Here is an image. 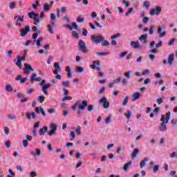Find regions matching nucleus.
Segmentation results:
<instances>
[{"instance_id": "obj_3", "label": "nucleus", "mask_w": 177, "mask_h": 177, "mask_svg": "<svg viewBox=\"0 0 177 177\" xmlns=\"http://www.w3.org/2000/svg\"><path fill=\"white\" fill-rule=\"evenodd\" d=\"M91 40L93 44H100V42H103V41H104V37L102 35H91Z\"/></svg>"}, {"instance_id": "obj_19", "label": "nucleus", "mask_w": 177, "mask_h": 177, "mask_svg": "<svg viewBox=\"0 0 177 177\" xmlns=\"http://www.w3.org/2000/svg\"><path fill=\"white\" fill-rule=\"evenodd\" d=\"M132 165V161H129L127 163L124 164L123 166L124 171H127L128 169V167Z\"/></svg>"}, {"instance_id": "obj_6", "label": "nucleus", "mask_w": 177, "mask_h": 177, "mask_svg": "<svg viewBox=\"0 0 177 177\" xmlns=\"http://www.w3.org/2000/svg\"><path fill=\"white\" fill-rule=\"evenodd\" d=\"M99 103L103 104L104 109H110V102L105 97H102L101 99L99 100Z\"/></svg>"}, {"instance_id": "obj_29", "label": "nucleus", "mask_w": 177, "mask_h": 177, "mask_svg": "<svg viewBox=\"0 0 177 177\" xmlns=\"http://www.w3.org/2000/svg\"><path fill=\"white\" fill-rule=\"evenodd\" d=\"M42 41H44V38L42 37H39V39L37 40L36 41V45L37 46H41V42H42Z\"/></svg>"}, {"instance_id": "obj_22", "label": "nucleus", "mask_w": 177, "mask_h": 177, "mask_svg": "<svg viewBox=\"0 0 177 177\" xmlns=\"http://www.w3.org/2000/svg\"><path fill=\"white\" fill-rule=\"evenodd\" d=\"M139 41H146L147 39V34H144L139 37Z\"/></svg>"}, {"instance_id": "obj_48", "label": "nucleus", "mask_w": 177, "mask_h": 177, "mask_svg": "<svg viewBox=\"0 0 177 177\" xmlns=\"http://www.w3.org/2000/svg\"><path fill=\"white\" fill-rule=\"evenodd\" d=\"M133 10V8H129L127 12L125 13V16H129V13L132 12Z\"/></svg>"}, {"instance_id": "obj_11", "label": "nucleus", "mask_w": 177, "mask_h": 177, "mask_svg": "<svg viewBox=\"0 0 177 177\" xmlns=\"http://www.w3.org/2000/svg\"><path fill=\"white\" fill-rule=\"evenodd\" d=\"M50 86H52V84H44L42 86L41 91L43 92L44 95H45L46 96L48 95V91H46V89H48V88H50Z\"/></svg>"}, {"instance_id": "obj_45", "label": "nucleus", "mask_w": 177, "mask_h": 177, "mask_svg": "<svg viewBox=\"0 0 177 177\" xmlns=\"http://www.w3.org/2000/svg\"><path fill=\"white\" fill-rule=\"evenodd\" d=\"M16 64L19 67V68H23V64L21 63V61H19V59H17Z\"/></svg>"}, {"instance_id": "obj_25", "label": "nucleus", "mask_w": 177, "mask_h": 177, "mask_svg": "<svg viewBox=\"0 0 177 177\" xmlns=\"http://www.w3.org/2000/svg\"><path fill=\"white\" fill-rule=\"evenodd\" d=\"M6 92H12V91H13V88H12V86L7 84L6 86Z\"/></svg>"}, {"instance_id": "obj_21", "label": "nucleus", "mask_w": 177, "mask_h": 177, "mask_svg": "<svg viewBox=\"0 0 177 177\" xmlns=\"http://www.w3.org/2000/svg\"><path fill=\"white\" fill-rule=\"evenodd\" d=\"M62 85L64 88H68V86H70V82L68 80L64 81L62 82Z\"/></svg>"}, {"instance_id": "obj_12", "label": "nucleus", "mask_w": 177, "mask_h": 177, "mask_svg": "<svg viewBox=\"0 0 177 177\" xmlns=\"http://www.w3.org/2000/svg\"><path fill=\"white\" fill-rule=\"evenodd\" d=\"M162 31V28L161 27V26H159L158 27V30L157 32L159 35V37L160 38H162V37H165L166 34H167V31H163L162 33H161V32Z\"/></svg>"}, {"instance_id": "obj_26", "label": "nucleus", "mask_w": 177, "mask_h": 177, "mask_svg": "<svg viewBox=\"0 0 177 177\" xmlns=\"http://www.w3.org/2000/svg\"><path fill=\"white\" fill-rule=\"evenodd\" d=\"M37 73H35L32 75V76L30 77V82H34V81H35V79L37 78Z\"/></svg>"}, {"instance_id": "obj_37", "label": "nucleus", "mask_w": 177, "mask_h": 177, "mask_svg": "<svg viewBox=\"0 0 177 177\" xmlns=\"http://www.w3.org/2000/svg\"><path fill=\"white\" fill-rule=\"evenodd\" d=\"M63 20H64V21H67L68 23H71V19H70L68 18V16H67V15L63 16Z\"/></svg>"}, {"instance_id": "obj_14", "label": "nucleus", "mask_w": 177, "mask_h": 177, "mask_svg": "<svg viewBox=\"0 0 177 177\" xmlns=\"http://www.w3.org/2000/svg\"><path fill=\"white\" fill-rule=\"evenodd\" d=\"M140 97V93L136 92L131 95V102H135Z\"/></svg>"}, {"instance_id": "obj_41", "label": "nucleus", "mask_w": 177, "mask_h": 177, "mask_svg": "<svg viewBox=\"0 0 177 177\" xmlns=\"http://www.w3.org/2000/svg\"><path fill=\"white\" fill-rule=\"evenodd\" d=\"M72 36L73 37V38H76L77 39V38H80L78 33L75 31L72 32Z\"/></svg>"}, {"instance_id": "obj_1", "label": "nucleus", "mask_w": 177, "mask_h": 177, "mask_svg": "<svg viewBox=\"0 0 177 177\" xmlns=\"http://www.w3.org/2000/svg\"><path fill=\"white\" fill-rule=\"evenodd\" d=\"M77 107H78L79 111H77L78 117H81L82 115V111H85V108L88 107V101L84 100L82 102L78 100L73 106H72V110L75 111L77 110Z\"/></svg>"}, {"instance_id": "obj_53", "label": "nucleus", "mask_w": 177, "mask_h": 177, "mask_svg": "<svg viewBox=\"0 0 177 177\" xmlns=\"http://www.w3.org/2000/svg\"><path fill=\"white\" fill-rule=\"evenodd\" d=\"M50 19L52 21H55V20H56V15L53 13H50Z\"/></svg>"}, {"instance_id": "obj_9", "label": "nucleus", "mask_w": 177, "mask_h": 177, "mask_svg": "<svg viewBox=\"0 0 177 177\" xmlns=\"http://www.w3.org/2000/svg\"><path fill=\"white\" fill-rule=\"evenodd\" d=\"M31 30L30 29V26H27L25 29L22 28L19 31L21 32V37H26V35H27V34L28 32H30V31Z\"/></svg>"}, {"instance_id": "obj_31", "label": "nucleus", "mask_w": 177, "mask_h": 177, "mask_svg": "<svg viewBox=\"0 0 177 177\" xmlns=\"http://www.w3.org/2000/svg\"><path fill=\"white\" fill-rule=\"evenodd\" d=\"M87 107H88V111H89L90 113H91V111H93V109L95 108V106L92 104H87Z\"/></svg>"}, {"instance_id": "obj_46", "label": "nucleus", "mask_w": 177, "mask_h": 177, "mask_svg": "<svg viewBox=\"0 0 177 177\" xmlns=\"http://www.w3.org/2000/svg\"><path fill=\"white\" fill-rule=\"evenodd\" d=\"M51 131H56V129H57V126H56V124L52 123L51 125Z\"/></svg>"}, {"instance_id": "obj_15", "label": "nucleus", "mask_w": 177, "mask_h": 177, "mask_svg": "<svg viewBox=\"0 0 177 177\" xmlns=\"http://www.w3.org/2000/svg\"><path fill=\"white\" fill-rule=\"evenodd\" d=\"M45 132H48V127L44 126L43 128L39 130V136H42V135H45Z\"/></svg>"}, {"instance_id": "obj_24", "label": "nucleus", "mask_w": 177, "mask_h": 177, "mask_svg": "<svg viewBox=\"0 0 177 177\" xmlns=\"http://www.w3.org/2000/svg\"><path fill=\"white\" fill-rule=\"evenodd\" d=\"M15 6H16V2L11 1L8 4V7L10 9H15Z\"/></svg>"}, {"instance_id": "obj_52", "label": "nucleus", "mask_w": 177, "mask_h": 177, "mask_svg": "<svg viewBox=\"0 0 177 177\" xmlns=\"http://www.w3.org/2000/svg\"><path fill=\"white\" fill-rule=\"evenodd\" d=\"M82 35L84 37H86V35H88V30H86L85 28H83Z\"/></svg>"}, {"instance_id": "obj_44", "label": "nucleus", "mask_w": 177, "mask_h": 177, "mask_svg": "<svg viewBox=\"0 0 177 177\" xmlns=\"http://www.w3.org/2000/svg\"><path fill=\"white\" fill-rule=\"evenodd\" d=\"M73 97L71 96H65L62 98V102H66V100H71Z\"/></svg>"}, {"instance_id": "obj_57", "label": "nucleus", "mask_w": 177, "mask_h": 177, "mask_svg": "<svg viewBox=\"0 0 177 177\" xmlns=\"http://www.w3.org/2000/svg\"><path fill=\"white\" fill-rule=\"evenodd\" d=\"M111 122V118L110 116L107 117L105 119V123L106 124H110Z\"/></svg>"}, {"instance_id": "obj_16", "label": "nucleus", "mask_w": 177, "mask_h": 177, "mask_svg": "<svg viewBox=\"0 0 177 177\" xmlns=\"http://www.w3.org/2000/svg\"><path fill=\"white\" fill-rule=\"evenodd\" d=\"M139 155V149L136 148L131 153V158H136Z\"/></svg>"}, {"instance_id": "obj_55", "label": "nucleus", "mask_w": 177, "mask_h": 177, "mask_svg": "<svg viewBox=\"0 0 177 177\" xmlns=\"http://www.w3.org/2000/svg\"><path fill=\"white\" fill-rule=\"evenodd\" d=\"M22 145H23L24 147H25V148L28 147V144L27 143V140H23Z\"/></svg>"}, {"instance_id": "obj_50", "label": "nucleus", "mask_w": 177, "mask_h": 177, "mask_svg": "<svg viewBox=\"0 0 177 177\" xmlns=\"http://www.w3.org/2000/svg\"><path fill=\"white\" fill-rule=\"evenodd\" d=\"M154 32V27H153V26H151L150 27V28L149 29V34L150 35H153V33Z\"/></svg>"}, {"instance_id": "obj_18", "label": "nucleus", "mask_w": 177, "mask_h": 177, "mask_svg": "<svg viewBox=\"0 0 177 177\" xmlns=\"http://www.w3.org/2000/svg\"><path fill=\"white\" fill-rule=\"evenodd\" d=\"M153 9L155 10V15H156V16H158V15L161 13V7L156 6Z\"/></svg>"}, {"instance_id": "obj_5", "label": "nucleus", "mask_w": 177, "mask_h": 177, "mask_svg": "<svg viewBox=\"0 0 177 177\" xmlns=\"http://www.w3.org/2000/svg\"><path fill=\"white\" fill-rule=\"evenodd\" d=\"M28 16L29 19H33V20H35V26H37V24L41 21L39 20V17L38 16V14L34 12V11L28 12Z\"/></svg>"}, {"instance_id": "obj_58", "label": "nucleus", "mask_w": 177, "mask_h": 177, "mask_svg": "<svg viewBox=\"0 0 177 177\" xmlns=\"http://www.w3.org/2000/svg\"><path fill=\"white\" fill-rule=\"evenodd\" d=\"M156 48H160V46H162V41H159L158 43L156 44Z\"/></svg>"}, {"instance_id": "obj_56", "label": "nucleus", "mask_w": 177, "mask_h": 177, "mask_svg": "<svg viewBox=\"0 0 177 177\" xmlns=\"http://www.w3.org/2000/svg\"><path fill=\"white\" fill-rule=\"evenodd\" d=\"M159 168L160 166H158V165H155L153 169V172L156 173L157 171H158Z\"/></svg>"}, {"instance_id": "obj_30", "label": "nucleus", "mask_w": 177, "mask_h": 177, "mask_svg": "<svg viewBox=\"0 0 177 177\" xmlns=\"http://www.w3.org/2000/svg\"><path fill=\"white\" fill-rule=\"evenodd\" d=\"M128 99H129V97L128 95H126L123 100V102H122V105L123 106H127V103H128Z\"/></svg>"}, {"instance_id": "obj_63", "label": "nucleus", "mask_w": 177, "mask_h": 177, "mask_svg": "<svg viewBox=\"0 0 177 177\" xmlns=\"http://www.w3.org/2000/svg\"><path fill=\"white\" fill-rule=\"evenodd\" d=\"M121 81V77H118L116 80H113L114 84H118Z\"/></svg>"}, {"instance_id": "obj_64", "label": "nucleus", "mask_w": 177, "mask_h": 177, "mask_svg": "<svg viewBox=\"0 0 177 177\" xmlns=\"http://www.w3.org/2000/svg\"><path fill=\"white\" fill-rule=\"evenodd\" d=\"M156 102H157L158 104H161V103H162V102H163L162 98H161V97L158 98L156 100Z\"/></svg>"}, {"instance_id": "obj_51", "label": "nucleus", "mask_w": 177, "mask_h": 177, "mask_svg": "<svg viewBox=\"0 0 177 177\" xmlns=\"http://www.w3.org/2000/svg\"><path fill=\"white\" fill-rule=\"evenodd\" d=\"M8 118H9V120H15L16 115L9 114L8 115Z\"/></svg>"}, {"instance_id": "obj_42", "label": "nucleus", "mask_w": 177, "mask_h": 177, "mask_svg": "<svg viewBox=\"0 0 177 177\" xmlns=\"http://www.w3.org/2000/svg\"><path fill=\"white\" fill-rule=\"evenodd\" d=\"M150 21V18L147 17H145L142 19V21L143 23H145V24H147V23H149V21Z\"/></svg>"}, {"instance_id": "obj_54", "label": "nucleus", "mask_w": 177, "mask_h": 177, "mask_svg": "<svg viewBox=\"0 0 177 177\" xmlns=\"http://www.w3.org/2000/svg\"><path fill=\"white\" fill-rule=\"evenodd\" d=\"M43 9L46 11L49 10V5H48L47 3L44 4Z\"/></svg>"}, {"instance_id": "obj_23", "label": "nucleus", "mask_w": 177, "mask_h": 177, "mask_svg": "<svg viewBox=\"0 0 177 177\" xmlns=\"http://www.w3.org/2000/svg\"><path fill=\"white\" fill-rule=\"evenodd\" d=\"M37 100L38 102H39V103H44V102L45 101V97L44 95H39L37 97Z\"/></svg>"}, {"instance_id": "obj_20", "label": "nucleus", "mask_w": 177, "mask_h": 177, "mask_svg": "<svg viewBox=\"0 0 177 177\" xmlns=\"http://www.w3.org/2000/svg\"><path fill=\"white\" fill-rule=\"evenodd\" d=\"M142 6H144V8H146V9H147V8L150 6V1L147 0L144 1L142 3Z\"/></svg>"}, {"instance_id": "obj_13", "label": "nucleus", "mask_w": 177, "mask_h": 177, "mask_svg": "<svg viewBox=\"0 0 177 177\" xmlns=\"http://www.w3.org/2000/svg\"><path fill=\"white\" fill-rule=\"evenodd\" d=\"M174 60H175V57H174V54L169 55L167 57V63L169 66H172L174 64Z\"/></svg>"}, {"instance_id": "obj_2", "label": "nucleus", "mask_w": 177, "mask_h": 177, "mask_svg": "<svg viewBox=\"0 0 177 177\" xmlns=\"http://www.w3.org/2000/svg\"><path fill=\"white\" fill-rule=\"evenodd\" d=\"M171 118V112L166 113V115L162 114L160 118L161 123L159 127L160 132H164L167 129V124H168L169 119Z\"/></svg>"}, {"instance_id": "obj_43", "label": "nucleus", "mask_w": 177, "mask_h": 177, "mask_svg": "<svg viewBox=\"0 0 177 177\" xmlns=\"http://www.w3.org/2000/svg\"><path fill=\"white\" fill-rule=\"evenodd\" d=\"M121 37V34H120V33H117V34H115V35H112V36L111 37V39H114L118 38V37Z\"/></svg>"}, {"instance_id": "obj_7", "label": "nucleus", "mask_w": 177, "mask_h": 177, "mask_svg": "<svg viewBox=\"0 0 177 177\" xmlns=\"http://www.w3.org/2000/svg\"><path fill=\"white\" fill-rule=\"evenodd\" d=\"M24 66H25V68H24L25 74L28 75L31 73V71H34V68H32V66H31V64L25 63Z\"/></svg>"}, {"instance_id": "obj_28", "label": "nucleus", "mask_w": 177, "mask_h": 177, "mask_svg": "<svg viewBox=\"0 0 177 177\" xmlns=\"http://www.w3.org/2000/svg\"><path fill=\"white\" fill-rule=\"evenodd\" d=\"M109 45H110V42L107 40H104L102 41V43L101 44L102 46H109Z\"/></svg>"}, {"instance_id": "obj_60", "label": "nucleus", "mask_w": 177, "mask_h": 177, "mask_svg": "<svg viewBox=\"0 0 177 177\" xmlns=\"http://www.w3.org/2000/svg\"><path fill=\"white\" fill-rule=\"evenodd\" d=\"M29 176L30 177H35L37 176V172L36 171H30Z\"/></svg>"}, {"instance_id": "obj_49", "label": "nucleus", "mask_w": 177, "mask_h": 177, "mask_svg": "<svg viewBox=\"0 0 177 177\" xmlns=\"http://www.w3.org/2000/svg\"><path fill=\"white\" fill-rule=\"evenodd\" d=\"M54 66L55 69L60 70V64L59 62H55Z\"/></svg>"}, {"instance_id": "obj_27", "label": "nucleus", "mask_w": 177, "mask_h": 177, "mask_svg": "<svg viewBox=\"0 0 177 177\" xmlns=\"http://www.w3.org/2000/svg\"><path fill=\"white\" fill-rule=\"evenodd\" d=\"M35 4H34V3L32 4V8L33 9H37V6H39V1L35 0Z\"/></svg>"}, {"instance_id": "obj_17", "label": "nucleus", "mask_w": 177, "mask_h": 177, "mask_svg": "<svg viewBox=\"0 0 177 177\" xmlns=\"http://www.w3.org/2000/svg\"><path fill=\"white\" fill-rule=\"evenodd\" d=\"M149 161V158L145 157L144 159L140 162V168H143L146 165V162Z\"/></svg>"}, {"instance_id": "obj_62", "label": "nucleus", "mask_w": 177, "mask_h": 177, "mask_svg": "<svg viewBox=\"0 0 177 177\" xmlns=\"http://www.w3.org/2000/svg\"><path fill=\"white\" fill-rule=\"evenodd\" d=\"M4 133L6 135H9V128L8 127H4Z\"/></svg>"}, {"instance_id": "obj_34", "label": "nucleus", "mask_w": 177, "mask_h": 177, "mask_svg": "<svg viewBox=\"0 0 177 177\" xmlns=\"http://www.w3.org/2000/svg\"><path fill=\"white\" fill-rule=\"evenodd\" d=\"M76 70H77V73H83V71H84V70H85V68L81 67V66H77L76 68Z\"/></svg>"}, {"instance_id": "obj_35", "label": "nucleus", "mask_w": 177, "mask_h": 177, "mask_svg": "<svg viewBox=\"0 0 177 177\" xmlns=\"http://www.w3.org/2000/svg\"><path fill=\"white\" fill-rule=\"evenodd\" d=\"M17 58L18 59L19 62H23L26 60V54H24L22 57L17 56Z\"/></svg>"}, {"instance_id": "obj_38", "label": "nucleus", "mask_w": 177, "mask_h": 177, "mask_svg": "<svg viewBox=\"0 0 177 177\" xmlns=\"http://www.w3.org/2000/svg\"><path fill=\"white\" fill-rule=\"evenodd\" d=\"M96 55H97V56H107V55H109V53L107 52H103V53H96Z\"/></svg>"}, {"instance_id": "obj_33", "label": "nucleus", "mask_w": 177, "mask_h": 177, "mask_svg": "<svg viewBox=\"0 0 177 177\" xmlns=\"http://www.w3.org/2000/svg\"><path fill=\"white\" fill-rule=\"evenodd\" d=\"M131 74H132V71H129L124 73V77H126L127 78H131Z\"/></svg>"}, {"instance_id": "obj_10", "label": "nucleus", "mask_w": 177, "mask_h": 177, "mask_svg": "<svg viewBox=\"0 0 177 177\" xmlns=\"http://www.w3.org/2000/svg\"><path fill=\"white\" fill-rule=\"evenodd\" d=\"M131 46L133 48V49H139L140 48V44H139V41H131L130 42Z\"/></svg>"}, {"instance_id": "obj_32", "label": "nucleus", "mask_w": 177, "mask_h": 177, "mask_svg": "<svg viewBox=\"0 0 177 177\" xmlns=\"http://www.w3.org/2000/svg\"><path fill=\"white\" fill-rule=\"evenodd\" d=\"M75 132L76 135H81V126H77Z\"/></svg>"}, {"instance_id": "obj_59", "label": "nucleus", "mask_w": 177, "mask_h": 177, "mask_svg": "<svg viewBox=\"0 0 177 177\" xmlns=\"http://www.w3.org/2000/svg\"><path fill=\"white\" fill-rule=\"evenodd\" d=\"M26 140H28L29 142H31V140H32V136H31L30 135H26Z\"/></svg>"}, {"instance_id": "obj_39", "label": "nucleus", "mask_w": 177, "mask_h": 177, "mask_svg": "<svg viewBox=\"0 0 177 177\" xmlns=\"http://www.w3.org/2000/svg\"><path fill=\"white\" fill-rule=\"evenodd\" d=\"M70 135V140H74V138H75V133L74 131H71Z\"/></svg>"}, {"instance_id": "obj_40", "label": "nucleus", "mask_w": 177, "mask_h": 177, "mask_svg": "<svg viewBox=\"0 0 177 177\" xmlns=\"http://www.w3.org/2000/svg\"><path fill=\"white\" fill-rule=\"evenodd\" d=\"M125 115H126L127 120H129V118H131V116L132 115V112L129 110L127 111V113H125Z\"/></svg>"}, {"instance_id": "obj_8", "label": "nucleus", "mask_w": 177, "mask_h": 177, "mask_svg": "<svg viewBox=\"0 0 177 177\" xmlns=\"http://www.w3.org/2000/svg\"><path fill=\"white\" fill-rule=\"evenodd\" d=\"M96 66H100V62L99 60H95L93 62V64L90 65L91 68H93V70H97V71H100L102 68L100 67H97Z\"/></svg>"}, {"instance_id": "obj_47", "label": "nucleus", "mask_w": 177, "mask_h": 177, "mask_svg": "<svg viewBox=\"0 0 177 177\" xmlns=\"http://www.w3.org/2000/svg\"><path fill=\"white\" fill-rule=\"evenodd\" d=\"M77 23H84L85 21V18H81V17H77Z\"/></svg>"}, {"instance_id": "obj_61", "label": "nucleus", "mask_w": 177, "mask_h": 177, "mask_svg": "<svg viewBox=\"0 0 177 177\" xmlns=\"http://www.w3.org/2000/svg\"><path fill=\"white\" fill-rule=\"evenodd\" d=\"M174 42H175V39H170L168 43L169 46H171V45H174Z\"/></svg>"}, {"instance_id": "obj_36", "label": "nucleus", "mask_w": 177, "mask_h": 177, "mask_svg": "<svg viewBox=\"0 0 177 177\" xmlns=\"http://www.w3.org/2000/svg\"><path fill=\"white\" fill-rule=\"evenodd\" d=\"M66 12H67V8L66 7H61V16H63Z\"/></svg>"}, {"instance_id": "obj_4", "label": "nucleus", "mask_w": 177, "mask_h": 177, "mask_svg": "<svg viewBox=\"0 0 177 177\" xmlns=\"http://www.w3.org/2000/svg\"><path fill=\"white\" fill-rule=\"evenodd\" d=\"M79 50L82 52V53H88V48L84 40H79L78 41Z\"/></svg>"}]
</instances>
